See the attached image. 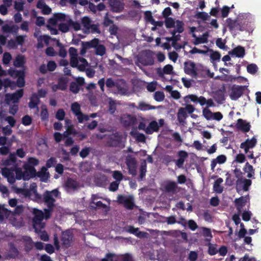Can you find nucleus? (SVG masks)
I'll return each mask as SVG.
<instances>
[{
    "label": "nucleus",
    "instance_id": "69168bd1",
    "mask_svg": "<svg viewBox=\"0 0 261 261\" xmlns=\"http://www.w3.org/2000/svg\"><path fill=\"white\" fill-rule=\"evenodd\" d=\"M211 52L210 57L211 59L213 61L219 60L221 57V55L219 52L217 51H213L212 49L209 50Z\"/></svg>",
    "mask_w": 261,
    "mask_h": 261
},
{
    "label": "nucleus",
    "instance_id": "c756f323",
    "mask_svg": "<svg viewBox=\"0 0 261 261\" xmlns=\"http://www.w3.org/2000/svg\"><path fill=\"white\" fill-rule=\"evenodd\" d=\"M192 37L195 39V41L193 42V44L197 45L200 44L206 43L207 42L208 33L206 32L203 34L202 37H198L196 34H193Z\"/></svg>",
    "mask_w": 261,
    "mask_h": 261
},
{
    "label": "nucleus",
    "instance_id": "0e129e2a",
    "mask_svg": "<svg viewBox=\"0 0 261 261\" xmlns=\"http://www.w3.org/2000/svg\"><path fill=\"white\" fill-rule=\"evenodd\" d=\"M32 122V119L31 117L28 115H25L23 116L22 119H21V123L24 126H29L30 125Z\"/></svg>",
    "mask_w": 261,
    "mask_h": 261
},
{
    "label": "nucleus",
    "instance_id": "b1692460",
    "mask_svg": "<svg viewBox=\"0 0 261 261\" xmlns=\"http://www.w3.org/2000/svg\"><path fill=\"white\" fill-rule=\"evenodd\" d=\"M72 235L69 230H66L62 233L61 241L64 246L66 247L70 246V244L72 240Z\"/></svg>",
    "mask_w": 261,
    "mask_h": 261
},
{
    "label": "nucleus",
    "instance_id": "393cba45",
    "mask_svg": "<svg viewBox=\"0 0 261 261\" xmlns=\"http://www.w3.org/2000/svg\"><path fill=\"white\" fill-rule=\"evenodd\" d=\"M115 87L118 93L121 95H126L128 92V89L126 83L124 81H121L116 83Z\"/></svg>",
    "mask_w": 261,
    "mask_h": 261
},
{
    "label": "nucleus",
    "instance_id": "f03ea898",
    "mask_svg": "<svg viewBox=\"0 0 261 261\" xmlns=\"http://www.w3.org/2000/svg\"><path fill=\"white\" fill-rule=\"evenodd\" d=\"M226 21L227 27L232 33L238 31L244 32L246 29L245 21L243 19H232L231 18H228Z\"/></svg>",
    "mask_w": 261,
    "mask_h": 261
},
{
    "label": "nucleus",
    "instance_id": "a878e982",
    "mask_svg": "<svg viewBox=\"0 0 261 261\" xmlns=\"http://www.w3.org/2000/svg\"><path fill=\"white\" fill-rule=\"evenodd\" d=\"M229 54L238 58H243L245 55V49L244 47L238 46L229 51Z\"/></svg>",
    "mask_w": 261,
    "mask_h": 261
},
{
    "label": "nucleus",
    "instance_id": "4d7b16f0",
    "mask_svg": "<svg viewBox=\"0 0 261 261\" xmlns=\"http://www.w3.org/2000/svg\"><path fill=\"white\" fill-rule=\"evenodd\" d=\"M65 115L66 113L64 110L63 109H60L56 114V118L59 121H63L65 119Z\"/></svg>",
    "mask_w": 261,
    "mask_h": 261
},
{
    "label": "nucleus",
    "instance_id": "cd10ccee",
    "mask_svg": "<svg viewBox=\"0 0 261 261\" xmlns=\"http://www.w3.org/2000/svg\"><path fill=\"white\" fill-rule=\"evenodd\" d=\"M184 22L182 20H176V27L175 29L173 31H171L170 33L172 35V36H176V34L178 33V34L182 33L184 31Z\"/></svg>",
    "mask_w": 261,
    "mask_h": 261
},
{
    "label": "nucleus",
    "instance_id": "338daca9",
    "mask_svg": "<svg viewBox=\"0 0 261 261\" xmlns=\"http://www.w3.org/2000/svg\"><path fill=\"white\" fill-rule=\"evenodd\" d=\"M257 65L253 63L250 64L247 66L248 73H250V74H254L257 72Z\"/></svg>",
    "mask_w": 261,
    "mask_h": 261
},
{
    "label": "nucleus",
    "instance_id": "4c0bfd02",
    "mask_svg": "<svg viewBox=\"0 0 261 261\" xmlns=\"http://www.w3.org/2000/svg\"><path fill=\"white\" fill-rule=\"evenodd\" d=\"M147 172V163L146 160H143L141 163V165L140 167V175L139 180L141 181L143 179V178L146 176V173Z\"/></svg>",
    "mask_w": 261,
    "mask_h": 261
},
{
    "label": "nucleus",
    "instance_id": "dca6fc26",
    "mask_svg": "<svg viewBox=\"0 0 261 261\" xmlns=\"http://www.w3.org/2000/svg\"><path fill=\"white\" fill-rule=\"evenodd\" d=\"M24 95V90L22 89L17 90L12 94H7L6 95L7 101H11L13 103L18 102L20 98Z\"/></svg>",
    "mask_w": 261,
    "mask_h": 261
},
{
    "label": "nucleus",
    "instance_id": "aec40b11",
    "mask_svg": "<svg viewBox=\"0 0 261 261\" xmlns=\"http://www.w3.org/2000/svg\"><path fill=\"white\" fill-rule=\"evenodd\" d=\"M13 170L9 169V168H3L2 171V175L7 178L8 181L11 184H14L16 181Z\"/></svg>",
    "mask_w": 261,
    "mask_h": 261
},
{
    "label": "nucleus",
    "instance_id": "c9c22d12",
    "mask_svg": "<svg viewBox=\"0 0 261 261\" xmlns=\"http://www.w3.org/2000/svg\"><path fill=\"white\" fill-rule=\"evenodd\" d=\"M81 22L83 27L85 29V31H84V33H89L90 27L91 25V19L88 16H84L81 19Z\"/></svg>",
    "mask_w": 261,
    "mask_h": 261
},
{
    "label": "nucleus",
    "instance_id": "20e7f679",
    "mask_svg": "<svg viewBox=\"0 0 261 261\" xmlns=\"http://www.w3.org/2000/svg\"><path fill=\"white\" fill-rule=\"evenodd\" d=\"M194 111V107L191 104L187 105L185 108H179L177 113V119L178 123L180 125H184L186 123V118L188 117L187 112L192 114Z\"/></svg>",
    "mask_w": 261,
    "mask_h": 261
},
{
    "label": "nucleus",
    "instance_id": "ea45409f",
    "mask_svg": "<svg viewBox=\"0 0 261 261\" xmlns=\"http://www.w3.org/2000/svg\"><path fill=\"white\" fill-rule=\"evenodd\" d=\"M69 79L66 77H61L58 79V84L62 91H65L68 87Z\"/></svg>",
    "mask_w": 261,
    "mask_h": 261
},
{
    "label": "nucleus",
    "instance_id": "c85d7f7f",
    "mask_svg": "<svg viewBox=\"0 0 261 261\" xmlns=\"http://www.w3.org/2000/svg\"><path fill=\"white\" fill-rule=\"evenodd\" d=\"M40 102V100L39 97H38L37 94L34 93L32 94L30 98V101L28 103L29 107L30 109L37 108L38 110V105L39 104Z\"/></svg>",
    "mask_w": 261,
    "mask_h": 261
},
{
    "label": "nucleus",
    "instance_id": "5fc2aeb1",
    "mask_svg": "<svg viewBox=\"0 0 261 261\" xmlns=\"http://www.w3.org/2000/svg\"><path fill=\"white\" fill-rule=\"evenodd\" d=\"M24 246V250L27 252H29L33 248L34 244L31 238L29 237L27 240H25Z\"/></svg>",
    "mask_w": 261,
    "mask_h": 261
},
{
    "label": "nucleus",
    "instance_id": "37998d69",
    "mask_svg": "<svg viewBox=\"0 0 261 261\" xmlns=\"http://www.w3.org/2000/svg\"><path fill=\"white\" fill-rule=\"evenodd\" d=\"M15 178L18 180H20L21 178H23V180H27L29 178L27 172H23L22 171V169L21 168H15Z\"/></svg>",
    "mask_w": 261,
    "mask_h": 261
},
{
    "label": "nucleus",
    "instance_id": "7ed1b4c3",
    "mask_svg": "<svg viewBox=\"0 0 261 261\" xmlns=\"http://www.w3.org/2000/svg\"><path fill=\"white\" fill-rule=\"evenodd\" d=\"M60 194V192L57 189H54L51 191H45L42 195V199L38 201H43L47 206H55L56 198H57Z\"/></svg>",
    "mask_w": 261,
    "mask_h": 261
},
{
    "label": "nucleus",
    "instance_id": "6e6552de",
    "mask_svg": "<svg viewBox=\"0 0 261 261\" xmlns=\"http://www.w3.org/2000/svg\"><path fill=\"white\" fill-rule=\"evenodd\" d=\"M117 201L122 204L125 208L132 210L135 206L134 198L132 195L124 196L119 195L117 197Z\"/></svg>",
    "mask_w": 261,
    "mask_h": 261
},
{
    "label": "nucleus",
    "instance_id": "e2e57ef3",
    "mask_svg": "<svg viewBox=\"0 0 261 261\" xmlns=\"http://www.w3.org/2000/svg\"><path fill=\"white\" fill-rule=\"evenodd\" d=\"M196 17L199 19H201L204 21L209 20L210 18V15L205 12H199L196 15Z\"/></svg>",
    "mask_w": 261,
    "mask_h": 261
},
{
    "label": "nucleus",
    "instance_id": "4be33fe9",
    "mask_svg": "<svg viewBox=\"0 0 261 261\" xmlns=\"http://www.w3.org/2000/svg\"><path fill=\"white\" fill-rule=\"evenodd\" d=\"M177 155L179 158L175 161L176 166L178 168H182L185 160L188 156V153L185 150H179L177 152Z\"/></svg>",
    "mask_w": 261,
    "mask_h": 261
},
{
    "label": "nucleus",
    "instance_id": "774afa93",
    "mask_svg": "<svg viewBox=\"0 0 261 261\" xmlns=\"http://www.w3.org/2000/svg\"><path fill=\"white\" fill-rule=\"evenodd\" d=\"M112 177L116 180L115 181L119 182L122 180L123 176L120 171H114L112 174Z\"/></svg>",
    "mask_w": 261,
    "mask_h": 261
},
{
    "label": "nucleus",
    "instance_id": "bf43d9fd",
    "mask_svg": "<svg viewBox=\"0 0 261 261\" xmlns=\"http://www.w3.org/2000/svg\"><path fill=\"white\" fill-rule=\"evenodd\" d=\"M154 98L157 101H163L165 98L164 92L161 91L155 92L154 94Z\"/></svg>",
    "mask_w": 261,
    "mask_h": 261
},
{
    "label": "nucleus",
    "instance_id": "680f3d73",
    "mask_svg": "<svg viewBox=\"0 0 261 261\" xmlns=\"http://www.w3.org/2000/svg\"><path fill=\"white\" fill-rule=\"evenodd\" d=\"M59 29L62 33H67L69 31V29H70V25H69V22L67 21V23H61L59 25Z\"/></svg>",
    "mask_w": 261,
    "mask_h": 261
},
{
    "label": "nucleus",
    "instance_id": "412c9836",
    "mask_svg": "<svg viewBox=\"0 0 261 261\" xmlns=\"http://www.w3.org/2000/svg\"><path fill=\"white\" fill-rule=\"evenodd\" d=\"M79 186L78 182L71 178L68 177L66 179L64 187L67 191L76 190Z\"/></svg>",
    "mask_w": 261,
    "mask_h": 261
},
{
    "label": "nucleus",
    "instance_id": "ddd939ff",
    "mask_svg": "<svg viewBox=\"0 0 261 261\" xmlns=\"http://www.w3.org/2000/svg\"><path fill=\"white\" fill-rule=\"evenodd\" d=\"M121 139V135L116 132L108 136L106 144L109 147H117L120 144Z\"/></svg>",
    "mask_w": 261,
    "mask_h": 261
},
{
    "label": "nucleus",
    "instance_id": "7c9ffc66",
    "mask_svg": "<svg viewBox=\"0 0 261 261\" xmlns=\"http://www.w3.org/2000/svg\"><path fill=\"white\" fill-rule=\"evenodd\" d=\"M161 107V106H154L146 103L144 101H140L139 102L137 107V110L143 111H146L150 110H154Z\"/></svg>",
    "mask_w": 261,
    "mask_h": 261
},
{
    "label": "nucleus",
    "instance_id": "49530a36",
    "mask_svg": "<svg viewBox=\"0 0 261 261\" xmlns=\"http://www.w3.org/2000/svg\"><path fill=\"white\" fill-rule=\"evenodd\" d=\"M94 48H95V54L97 55L102 56L106 54V47L102 44H99L98 43L97 46Z\"/></svg>",
    "mask_w": 261,
    "mask_h": 261
},
{
    "label": "nucleus",
    "instance_id": "a19ab883",
    "mask_svg": "<svg viewBox=\"0 0 261 261\" xmlns=\"http://www.w3.org/2000/svg\"><path fill=\"white\" fill-rule=\"evenodd\" d=\"M235 204L237 208L240 211L246 204L247 199L244 196H241L235 199Z\"/></svg>",
    "mask_w": 261,
    "mask_h": 261
},
{
    "label": "nucleus",
    "instance_id": "3c124183",
    "mask_svg": "<svg viewBox=\"0 0 261 261\" xmlns=\"http://www.w3.org/2000/svg\"><path fill=\"white\" fill-rule=\"evenodd\" d=\"M173 66L170 64H167L163 68L162 72H158L160 76H163V74H171L172 73Z\"/></svg>",
    "mask_w": 261,
    "mask_h": 261
},
{
    "label": "nucleus",
    "instance_id": "f8f14e48",
    "mask_svg": "<svg viewBox=\"0 0 261 261\" xmlns=\"http://www.w3.org/2000/svg\"><path fill=\"white\" fill-rule=\"evenodd\" d=\"M179 190L180 188L177 186V184L173 181H166L163 186V191L172 195L177 193L179 192Z\"/></svg>",
    "mask_w": 261,
    "mask_h": 261
},
{
    "label": "nucleus",
    "instance_id": "9b49d317",
    "mask_svg": "<svg viewBox=\"0 0 261 261\" xmlns=\"http://www.w3.org/2000/svg\"><path fill=\"white\" fill-rule=\"evenodd\" d=\"M246 89L245 86L233 85L229 94L230 99L232 100H237L243 95Z\"/></svg>",
    "mask_w": 261,
    "mask_h": 261
},
{
    "label": "nucleus",
    "instance_id": "2eb2a0df",
    "mask_svg": "<svg viewBox=\"0 0 261 261\" xmlns=\"http://www.w3.org/2000/svg\"><path fill=\"white\" fill-rule=\"evenodd\" d=\"M252 182L250 179L245 178L238 179L236 181L237 189L242 190L244 191H248L249 187L251 186Z\"/></svg>",
    "mask_w": 261,
    "mask_h": 261
},
{
    "label": "nucleus",
    "instance_id": "2f4dec72",
    "mask_svg": "<svg viewBox=\"0 0 261 261\" xmlns=\"http://www.w3.org/2000/svg\"><path fill=\"white\" fill-rule=\"evenodd\" d=\"M114 261H133V258L132 256L128 253L121 255H116L114 253Z\"/></svg>",
    "mask_w": 261,
    "mask_h": 261
},
{
    "label": "nucleus",
    "instance_id": "1a4fd4ad",
    "mask_svg": "<svg viewBox=\"0 0 261 261\" xmlns=\"http://www.w3.org/2000/svg\"><path fill=\"white\" fill-rule=\"evenodd\" d=\"M125 163L129 175L135 176L137 174V161L132 155H127L125 159Z\"/></svg>",
    "mask_w": 261,
    "mask_h": 261
},
{
    "label": "nucleus",
    "instance_id": "6e6d98bb",
    "mask_svg": "<svg viewBox=\"0 0 261 261\" xmlns=\"http://www.w3.org/2000/svg\"><path fill=\"white\" fill-rule=\"evenodd\" d=\"M207 252L210 255H211L216 254L218 252V249H217V245L209 243L208 245Z\"/></svg>",
    "mask_w": 261,
    "mask_h": 261
},
{
    "label": "nucleus",
    "instance_id": "09e8293b",
    "mask_svg": "<svg viewBox=\"0 0 261 261\" xmlns=\"http://www.w3.org/2000/svg\"><path fill=\"white\" fill-rule=\"evenodd\" d=\"M68 23H69L70 28H72L74 31H79L81 29V25L80 22L75 21L71 19L68 20Z\"/></svg>",
    "mask_w": 261,
    "mask_h": 261
},
{
    "label": "nucleus",
    "instance_id": "0eeeda50",
    "mask_svg": "<svg viewBox=\"0 0 261 261\" xmlns=\"http://www.w3.org/2000/svg\"><path fill=\"white\" fill-rule=\"evenodd\" d=\"M153 55L154 54L151 50H145L139 58V61L145 66L152 65L154 63Z\"/></svg>",
    "mask_w": 261,
    "mask_h": 261
},
{
    "label": "nucleus",
    "instance_id": "de8ad7c7",
    "mask_svg": "<svg viewBox=\"0 0 261 261\" xmlns=\"http://www.w3.org/2000/svg\"><path fill=\"white\" fill-rule=\"evenodd\" d=\"M33 227L35 230V232L39 234V233L41 232V229L44 228L45 223H42V221L40 222H33Z\"/></svg>",
    "mask_w": 261,
    "mask_h": 261
},
{
    "label": "nucleus",
    "instance_id": "58836bf2",
    "mask_svg": "<svg viewBox=\"0 0 261 261\" xmlns=\"http://www.w3.org/2000/svg\"><path fill=\"white\" fill-rule=\"evenodd\" d=\"M243 170L245 172L248 173L247 177L254 178V170L252 167V165H251L249 162H247L243 168Z\"/></svg>",
    "mask_w": 261,
    "mask_h": 261
},
{
    "label": "nucleus",
    "instance_id": "f257e3e1",
    "mask_svg": "<svg viewBox=\"0 0 261 261\" xmlns=\"http://www.w3.org/2000/svg\"><path fill=\"white\" fill-rule=\"evenodd\" d=\"M184 69L185 74L189 75L193 78L196 79L201 70L203 68V66L201 64H196L192 61H186L184 63Z\"/></svg>",
    "mask_w": 261,
    "mask_h": 261
},
{
    "label": "nucleus",
    "instance_id": "bb28decb",
    "mask_svg": "<svg viewBox=\"0 0 261 261\" xmlns=\"http://www.w3.org/2000/svg\"><path fill=\"white\" fill-rule=\"evenodd\" d=\"M159 124L156 120H152L147 127L146 129V134L151 135L154 132H159Z\"/></svg>",
    "mask_w": 261,
    "mask_h": 261
},
{
    "label": "nucleus",
    "instance_id": "72a5a7b5",
    "mask_svg": "<svg viewBox=\"0 0 261 261\" xmlns=\"http://www.w3.org/2000/svg\"><path fill=\"white\" fill-rule=\"evenodd\" d=\"M223 181V180L222 178H218L214 182L213 189L217 193L220 194L223 192V187L220 185Z\"/></svg>",
    "mask_w": 261,
    "mask_h": 261
},
{
    "label": "nucleus",
    "instance_id": "a18cd8bd",
    "mask_svg": "<svg viewBox=\"0 0 261 261\" xmlns=\"http://www.w3.org/2000/svg\"><path fill=\"white\" fill-rule=\"evenodd\" d=\"M19 254V251L14 244L10 245L9 255L12 258H15Z\"/></svg>",
    "mask_w": 261,
    "mask_h": 261
},
{
    "label": "nucleus",
    "instance_id": "603ef678",
    "mask_svg": "<svg viewBox=\"0 0 261 261\" xmlns=\"http://www.w3.org/2000/svg\"><path fill=\"white\" fill-rule=\"evenodd\" d=\"M24 62V56H19L14 61V65L17 67H22L23 66Z\"/></svg>",
    "mask_w": 261,
    "mask_h": 261
},
{
    "label": "nucleus",
    "instance_id": "4468645a",
    "mask_svg": "<svg viewBox=\"0 0 261 261\" xmlns=\"http://www.w3.org/2000/svg\"><path fill=\"white\" fill-rule=\"evenodd\" d=\"M99 43V40L97 38H94L90 41L82 42L80 54L84 55L86 53L87 49L96 47Z\"/></svg>",
    "mask_w": 261,
    "mask_h": 261
},
{
    "label": "nucleus",
    "instance_id": "39448f33",
    "mask_svg": "<svg viewBox=\"0 0 261 261\" xmlns=\"http://www.w3.org/2000/svg\"><path fill=\"white\" fill-rule=\"evenodd\" d=\"M71 110L77 117L79 123H82L84 121H88L89 115L84 114L82 112L81 106L77 102H74L71 104Z\"/></svg>",
    "mask_w": 261,
    "mask_h": 261
},
{
    "label": "nucleus",
    "instance_id": "13d9d810",
    "mask_svg": "<svg viewBox=\"0 0 261 261\" xmlns=\"http://www.w3.org/2000/svg\"><path fill=\"white\" fill-rule=\"evenodd\" d=\"M3 83L4 84L3 86L5 88H8L10 87L12 89H13L16 87V83L14 82H12L8 79H5L4 81H3Z\"/></svg>",
    "mask_w": 261,
    "mask_h": 261
},
{
    "label": "nucleus",
    "instance_id": "9d476101",
    "mask_svg": "<svg viewBox=\"0 0 261 261\" xmlns=\"http://www.w3.org/2000/svg\"><path fill=\"white\" fill-rule=\"evenodd\" d=\"M121 123L125 127H133L137 123V118L134 115L124 114L120 119Z\"/></svg>",
    "mask_w": 261,
    "mask_h": 261
},
{
    "label": "nucleus",
    "instance_id": "79ce46f5",
    "mask_svg": "<svg viewBox=\"0 0 261 261\" xmlns=\"http://www.w3.org/2000/svg\"><path fill=\"white\" fill-rule=\"evenodd\" d=\"M164 19L165 26L167 29H170V28L176 27V21L174 18L169 17Z\"/></svg>",
    "mask_w": 261,
    "mask_h": 261
},
{
    "label": "nucleus",
    "instance_id": "c03bdc74",
    "mask_svg": "<svg viewBox=\"0 0 261 261\" xmlns=\"http://www.w3.org/2000/svg\"><path fill=\"white\" fill-rule=\"evenodd\" d=\"M11 211L5 208L3 205L2 206L0 212V222H3L4 219H7L10 216Z\"/></svg>",
    "mask_w": 261,
    "mask_h": 261
},
{
    "label": "nucleus",
    "instance_id": "f3484780",
    "mask_svg": "<svg viewBox=\"0 0 261 261\" xmlns=\"http://www.w3.org/2000/svg\"><path fill=\"white\" fill-rule=\"evenodd\" d=\"M109 3L113 12L120 13L124 9V4L120 0H110Z\"/></svg>",
    "mask_w": 261,
    "mask_h": 261
},
{
    "label": "nucleus",
    "instance_id": "8fccbe9b",
    "mask_svg": "<svg viewBox=\"0 0 261 261\" xmlns=\"http://www.w3.org/2000/svg\"><path fill=\"white\" fill-rule=\"evenodd\" d=\"M256 143L257 140L256 138L254 137H253L251 139H247L242 143L249 148H252L256 145Z\"/></svg>",
    "mask_w": 261,
    "mask_h": 261
},
{
    "label": "nucleus",
    "instance_id": "e433bc0d",
    "mask_svg": "<svg viewBox=\"0 0 261 261\" xmlns=\"http://www.w3.org/2000/svg\"><path fill=\"white\" fill-rule=\"evenodd\" d=\"M188 97L193 102H199L201 106H204L206 102V99L202 96L198 97L196 95L192 94L188 95Z\"/></svg>",
    "mask_w": 261,
    "mask_h": 261
},
{
    "label": "nucleus",
    "instance_id": "052dcab7",
    "mask_svg": "<svg viewBox=\"0 0 261 261\" xmlns=\"http://www.w3.org/2000/svg\"><path fill=\"white\" fill-rule=\"evenodd\" d=\"M80 87L76 83L74 82L70 83L69 85V90L73 93L76 94L80 91Z\"/></svg>",
    "mask_w": 261,
    "mask_h": 261
},
{
    "label": "nucleus",
    "instance_id": "f704fd0d",
    "mask_svg": "<svg viewBox=\"0 0 261 261\" xmlns=\"http://www.w3.org/2000/svg\"><path fill=\"white\" fill-rule=\"evenodd\" d=\"M34 217L33 219L32 222H40L42 221L44 219V213L41 210L38 209H34Z\"/></svg>",
    "mask_w": 261,
    "mask_h": 261
},
{
    "label": "nucleus",
    "instance_id": "5701e85b",
    "mask_svg": "<svg viewBox=\"0 0 261 261\" xmlns=\"http://www.w3.org/2000/svg\"><path fill=\"white\" fill-rule=\"evenodd\" d=\"M226 89L223 85L221 88L215 92L214 97L215 99L219 103H222L225 100V93Z\"/></svg>",
    "mask_w": 261,
    "mask_h": 261
},
{
    "label": "nucleus",
    "instance_id": "864d4df0",
    "mask_svg": "<svg viewBox=\"0 0 261 261\" xmlns=\"http://www.w3.org/2000/svg\"><path fill=\"white\" fill-rule=\"evenodd\" d=\"M203 116L207 120H213V113L210 109L207 108H205L203 109Z\"/></svg>",
    "mask_w": 261,
    "mask_h": 261
},
{
    "label": "nucleus",
    "instance_id": "a211bd4d",
    "mask_svg": "<svg viewBox=\"0 0 261 261\" xmlns=\"http://www.w3.org/2000/svg\"><path fill=\"white\" fill-rule=\"evenodd\" d=\"M237 128L242 132L248 133L250 130V127L251 126L249 122H247L244 119L242 118H239L237 120V123L236 124Z\"/></svg>",
    "mask_w": 261,
    "mask_h": 261
},
{
    "label": "nucleus",
    "instance_id": "473e14b6",
    "mask_svg": "<svg viewBox=\"0 0 261 261\" xmlns=\"http://www.w3.org/2000/svg\"><path fill=\"white\" fill-rule=\"evenodd\" d=\"M89 206L92 209L96 210L97 208H108L107 210H106V212H108L109 208L108 207L107 205L103 203L101 201H90L89 203Z\"/></svg>",
    "mask_w": 261,
    "mask_h": 261
},
{
    "label": "nucleus",
    "instance_id": "6ab92c4d",
    "mask_svg": "<svg viewBox=\"0 0 261 261\" xmlns=\"http://www.w3.org/2000/svg\"><path fill=\"white\" fill-rule=\"evenodd\" d=\"M125 231L129 233L133 234L139 238H144L146 237L147 233L146 232L140 231L138 228H135L133 226H128L126 227Z\"/></svg>",
    "mask_w": 261,
    "mask_h": 261
},
{
    "label": "nucleus",
    "instance_id": "423d86ee",
    "mask_svg": "<svg viewBox=\"0 0 261 261\" xmlns=\"http://www.w3.org/2000/svg\"><path fill=\"white\" fill-rule=\"evenodd\" d=\"M37 186L36 183L33 182L30 184L29 189H20V193L24 195L25 197H30L34 194V197L36 200H41L42 199L41 195L38 193Z\"/></svg>",
    "mask_w": 261,
    "mask_h": 261
}]
</instances>
